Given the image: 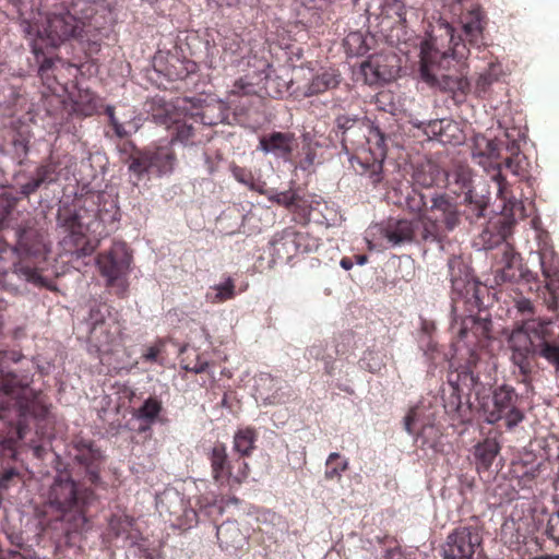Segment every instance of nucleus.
<instances>
[{
    "instance_id": "f257e3e1",
    "label": "nucleus",
    "mask_w": 559,
    "mask_h": 559,
    "mask_svg": "<svg viewBox=\"0 0 559 559\" xmlns=\"http://www.w3.org/2000/svg\"><path fill=\"white\" fill-rule=\"evenodd\" d=\"M469 49L462 37L454 35V28L440 17L431 23L427 38L420 47V73L430 84L442 85L453 93L454 98L465 97L471 84L466 78H452L444 73L452 60L462 61L467 58Z\"/></svg>"
},
{
    "instance_id": "f03ea898",
    "label": "nucleus",
    "mask_w": 559,
    "mask_h": 559,
    "mask_svg": "<svg viewBox=\"0 0 559 559\" xmlns=\"http://www.w3.org/2000/svg\"><path fill=\"white\" fill-rule=\"evenodd\" d=\"M24 356L16 350H0V419H9L11 414L19 420L16 436H0V444L13 450L19 440L24 438L22 421L27 417L40 418L47 414L40 394L29 388L33 376L16 374L10 371L8 362H20Z\"/></svg>"
},
{
    "instance_id": "7ed1b4c3",
    "label": "nucleus",
    "mask_w": 559,
    "mask_h": 559,
    "mask_svg": "<svg viewBox=\"0 0 559 559\" xmlns=\"http://www.w3.org/2000/svg\"><path fill=\"white\" fill-rule=\"evenodd\" d=\"M97 500L93 488L75 483L69 474L59 475L50 486L48 503L68 524L66 532H81L87 524V509Z\"/></svg>"
},
{
    "instance_id": "20e7f679",
    "label": "nucleus",
    "mask_w": 559,
    "mask_h": 559,
    "mask_svg": "<svg viewBox=\"0 0 559 559\" xmlns=\"http://www.w3.org/2000/svg\"><path fill=\"white\" fill-rule=\"evenodd\" d=\"M496 374V364L490 360L478 359L474 362L473 369L463 368L449 380L450 395L445 401V409L449 414L456 415L461 420H465L471 412L468 404H463L462 395L469 396L475 394L476 400L488 396Z\"/></svg>"
},
{
    "instance_id": "39448f33",
    "label": "nucleus",
    "mask_w": 559,
    "mask_h": 559,
    "mask_svg": "<svg viewBox=\"0 0 559 559\" xmlns=\"http://www.w3.org/2000/svg\"><path fill=\"white\" fill-rule=\"evenodd\" d=\"M428 213L421 221L419 240L441 243L457 228L462 221V211L456 198L445 192L430 193Z\"/></svg>"
},
{
    "instance_id": "423d86ee",
    "label": "nucleus",
    "mask_w": 559,
    "mask_h": 559,
    "mask_svg": "<svg viewBox=\"0 0 559 559\" xmlns=\"http://www.w3.org/2000/svg\"><path fill=\"white\" fill-rule=\"evenodd\" d=\"M87 322L90 324L88 344L98 354H109L122 341V324L109 306L103 304L90 310Z\"/></svg>"
},
{
    "instance_id": "0eeeda50",
    "label": "nucleus",
    "mask_w": 559,
    "mask_h": 559,
    "mask_svg": "<svg viewBox=\"0 0 559 559\" xmlns=\"http://www.w3.org/2000/svg\"><path fill=\"white\" fill-rule=\"evenodd\" d=\"M176 163L177 156L171 142L166 141L144 150H135L129 157V170L138 179L144 175L163 177L174 171Z\"/></svg>"
},
{
    "instance_id": "6e6552de",
    "label": "nucleus",
    "mask_w": 559,
    "mask_h": 559,
    "mask_svg": "<svg viewBox=\"0 0 559 559\" xmlns=\"http://www.w3.org/2000/svg\"><path fill=\"white\" fill-rule=\"evenodd\" d=\"M87 210L83 206L73 204H63L59 207L57 214L58 225L63 229V245L68 251L78 257L90 255L94 247L90 243L85 231L90 228L85 222Z\"/></svg>"
},
{
    "instance_id": "1a4fd4ad",
    "label": "nucleus",
    "mask_w": 559,
    "mask_h": 559,
    "mask_svg": "<svg viewBox=\"0 0 559 559\" xmlns=\"http://www.w3.org/2000/svg\"><path fill=\"white\" fill-rule=\"evenodd\" d=\"M212 478L219 487L235 489L241 486L250 474V467L241 457L230 459L225 443H215L207 452Z\"/></svg>"
},
{
    "instance_id": "9d476101",
    "label": "nucleus",
    "mask_w": 559,
    "mask_h": 559,
    "mask_svg": "<svg viewBox=\"0 0 559 559\" xmlns=\"http://www.w3.org/2000/svg\"><path fill=\"white\" fill-rule=\"evenodd\" d=\"M68 454L73 463L82 469L84 481L94 488H107L100 477L105 455L94 440L74 436L68 445Z\"/></svg>"
},
{
    "instance_id": "9b49d317",
    "label": "nucleus",
    "mask_w": 559,
    "mask_h": 559,
    "mask_svg": "<svg viewBox=\"0 0 559 559\" xmlns=\"http://www.w3.org/2000/svg\"><path fill=\"white\" fill-rule=\"evenodd\" d=\"M271 255L274 261L289 262L298 254L311 253L318 250L319 239L308 233L287 227L276 233L271 242Z\"/></svg>"
},
{
    "instance_id": "f8f14e48",
    "label": "nucleus",
    "mask_w": 559,
    "mask_h": 559,
    "mask_svg": "<svg viewBox=\"0 0 559 559\" xmlns=\"http://www.w3.org/2000/svg\"><path fill=\"white\" fill-rule=\"evenodd\" d=\"M132 257L123 242L114 246L97 257V265L102 276L106 277L107 286L118 287L123 294L127 289L126 277L129 273Z\"/></svg>"
},
{
    "instance_id": "ddd939ff",
    "label": "nucleus",
    "mask_w": 559,
    "mask_h": 559,
    "mask_svg": "<svg viewBox=\"0 0 559 559\" xmlns=\"http://www.w3.org/2000/svg\"><path fill=\"white\" fill-rule=\"evenodd\" d=\"M43 32L52 46H58L70 38H76L83 32L82 23L78 16L71 14L66 2L55 3L46 13V24Z\"/></svg>"
},
{
    "instance_id": "4468645a",
    "label": "nucleus",
    "mask_w": 559,
    "mask_h": 559,
    "mask_svg": "<svg viewBox=\"0 0 559 559\" xmlns=\"http://www.w3.org/2000/svg\"><path fill=\"white\" fill-rule=\"evenodd\" d=\"M492 404L493 407L487 415V420L490 424L504 419L507 427L512 428L524 419V414L520 409V395L509 384L499 385L493 390Z\"/></svg>"
},
{
    "instance_id": "2eb2a0df",
    "label": "nucleus",
    "mask_w": 559,
    "mask_h": 559,
    "mask_svg": "<svg viewBox=\"0 0 559 559\" xmlns=\"http://www.w3.org/2000/svg\"><path fill=\"white\" fill-rule=\"evenodd\" d=\"M60 177L59 163L51 156L37 165L32 173H20L15 176L17 192L28 199L40 189H47Z\"/></svg>"
},
{
    "instance_id": "dca6fc26",
    "label": "nucleus",
    "mask_w": 559,
    "mask_h": 559,
    "mask_svg": "<svg viewBox=\"0 0 559 559\" xmlns=\"http://www.w3.org/2000/svg\"><path fill=\"white\" fill-rule=\"evenodd\" d=\"M526 330L538 341L535 347L536 355L559 371V322L533 321L526 324Z\"/></svg>"
},
{
    "instance_id": "f3484780",
    "label": "nucleus",
    "mask_w": 559,
    "mask_h": 559,
    "mask_svg": "<svg viewBox=\"0 0 559 559\" xmlns=\"http://www.w3.org/2000/svg\"><path fill=\"white\" fill-rule=\"evenodd\" d=\"M444 12L454 16H460L462 28L468 44L479 47L484 39V29L487 24L486 13L479 8L474 7L463 13L461 0H442Z\"/></svg>"
},
{
    "instance_id": "a211bd4d",
    "label": "nucleus",
    "mask_w": 559,
    "mask_h": 559,
    "mask_svg": "<svg viewBox=\"0 0 559 559\" xmlns=\"http://www.w3.org/2000/svg\"><path fill=\"white\" fill-rule=\"evenodd\" d=\"M483 537L477 525H461L447 537L443 554L452 559H474Z\"/></svg>"
},
{
    "instance_id": "6ab92c4d",
    "label": "nucleus",
    "mask_w": 559,
    "mask_h": 559,
    "mask_svg": "<svg viewBox=\"0 0 559 559\" xmlns=\"http://www.w3.org/2000/svg\"><path fill=\"white\" fill-rule=\"evenodd\" d=\"M474 158H479L478 164L485 168L487 166H493L497 169V174L493 175V179L498 183V191L501 198L507 199V180L501 175V164L498 163L500 158L499 144L495 140H489L484 135H476L474 138V145L472 151Z\"/></svg>"
},
{
    "instance_id": "aec40b11",
    "label": "nucleus",
    "mask_w": 559,
    "mask_h": 559,
    "mask_svg": "<svg viewBox=\"0 0 559 559\" xmlns=\"http://www.w3.org/2000/svg\"><path fill=\"white\" fill-rule=\"evenodd\" d=\"M499 252H501V262L503 263V266L495 272V283L497 285L515 283L521 278L526 282L536 280V275L530 270H523L522 264L519 261V255L511 245L506 241H501Z\"/></svg>"
},
{
    "instance_id": "412c9836",
    "label": "nucleus",
    "mask_w": 559,
    "mask_h": 559,
    "mask_svg": "<svg viewBox=\"0 0 559 559\" xmlns=\"http://www.w3.org/2000/svg\"><path fill=\"white\" fill-rule=\"evenodd\" d=\"M538 254L542 272L547 281L543 290L544 301L548 309L555 311L558 308L559 299L557 294V290H559V257L552 249L548 248L543 249Z\"/></svg>"
},
{
    "instance_id": "4be33fe9",
    "label": "nucleus",
    "mask_w": 559,
    "mask_h": 559,
    "mask_svg": "<svg viewBox=\"0 0 559 559\" xmlns=\"http://www.w3.org/2000/svg\"><path fill=\"white\" fill-rule=\"evenodd\" d=\"M509 342L512 352L511 360L519 367L521 374L526 377L532 371V361L536 354V343L533 333L528 330L526 333L521 331L514 332Z\"/></svg>"
},
{
    "instance_id": "5701e85b",
    "label": "nucleus",
    "mask_w": 559,
    "mask_h": 559,
    "mask_svg": "<svg viewBox=\"0 0 559 559\" xmlns=\"http://www.w3.org/2000/svg\"><path fill=\"white\" fill-rule=\"evenodd\" d=\"M448 266L453 293L457 295V298L462 297L468 301L473 298L478 305L476 285L472 281L469 270L464 261L460 257L453 255L449 259Z\"/></svg>"
},
{
    "instance_id": "b1692460",
    "label": "nucleus",
    "mask_w": 559,
    "mask_h": 559,
    "mask_svg": "<svg viewBox=\"0 0 559 559\" xmlns=\"http://www.w3.org/2000/svg\"><path fill=\"white\" fill-rule=\"evenodd\" d=\"M491 330L492 322L489 318L468 316L462 320L457 336L468 345L483 346V343L491 337Z\"/></svg>"
},
{
    "instance_id": "393cba45",
    "label": "nucleus",
    "mask_w": 559,
    "mask_h": 559,
    "mask_svg": "<svg viewBox=\"0 0 559 559\" xmlns=\"http://www.w3.org/2000/svg\"><path fill=\"white\" fill-rule=\"evenodd\" d=\"M378 135V153L364 152L361 155L356 157V165L353 164L355 170L361 176L368 177L372 185L379 183L383 178V159L386 154L385 148L382 145L384 141L383 135Z\"/></svg>"
},
{
    "instance_id": "a878e982",
    "label": "nucleus",
    "mask_w": 559,
    "mask_h": 559,
    "mask_svg": "<svg viewBox=\"0 0 559 559\" xmlns=\"http://www.w3.org/2000/svg\"><path fill=\"white\" fill-rule=\"evenodd\" d=\"M418 226L414 221L391 218L379 230L391 247H397L415 240Z\"/></svg>"
},
{
    "instance_id": "bb28decb",
    "label": "nucleus",
    "mask_w": 559,
    "mask_h": 559,
    "mask_svg": "<svg viewBox=\"0 0 559 559\" xmlns=\"http://www.w3.org/2000/svg\"><path fill=\"white\" fill-rule=\"evenodd\" d=\"M201 127L195 117H187L181 121H175L170 127L171 145L175 142H179L183 145H198L204 142V138L201 134Z\"/></svg>"
},
{
    "instance_id": "cd10ccee",
    "label": "nucleus",
    "mask_w": 559,
    "mask_h": 559,
    "mask_svg": "<svg viewBox=\"0 0 559 559\" xmlns=\"http://www.w3.org/2000/svg\"><path fill=\"white\" fill-rule=\"evenodd\" d=\"M448 174L436 163L427 160L418 164L413 173V183L421 188H432L445 182Z\"/></svg>"
},
{
    "instance_id": "c85d7f7f",
    "label": "nucleus",
    "mask_w": 559,
    "mask_h": 559,
    "mask_svg": "<svg viewBox=\"0 0 559 559\" xmlns=\"http://www.w3.org/2000/svg\"><path fill=\"white\" fill-rule=\"evenodd\" d=\"M380 17L382 28H405L407 25L405 3L402 0H382Z\"/></svg>"
},
{
    "instance_id": "c756f323",
    "label": "nucleus",
    "mask_w": 559,
    "mask_h": 559,
    "mask_svg": "<svg viewBox=\"0 0 559 559\" xmlns=\"http://www.w3.org/2000/svg\"><path fill=\"white\" fill-rule=\"evenodd\" d=\"M216 537L224 550H237L243 546L246 540L236 521H226L217 526Z\"/></svg>"
},
{
    "instance_id": "7c9ffc66",
    "label": "nucleus",
    "mask_w": 559,
    "mask_h": 559,
    "mask_svg": "<svg viewBox=\"0 0 559 559\" xmlns=\"http://www.w3.org/2000/svg\"><path fill=\"white\" fill-rule=\"evenodd\" d=\"M294 134L273 132L260 139V148L265 153L273 152L277 156L287 158L293 153Z\"/></svg>"
},
{
    "instance_id": "2f4dec72",
    "label": "nucleus",
    "mask_w": 559,
    "mask_h": 559,
    "mask_svg": "<svg viewBox=\"0 0 559 559\" xmlns=\"http://www.w3.org/2000/svg\"><path fill=\"white\" fill-rule=\"evenodd\" d=\"M103 100L90 90H79L73 100V112L80 117H92L99 112Z\"/></svg>"
},
{
    "instance_id": "473e14b6",
    "label": "nucleus",
    "mask_w": 559,
    "mask_h": 559,
    "mask_svg": "<svg viewBox=\"0 0 559 559\" xmlns=\"http://www.w3.org/2000/svg\"><path fill=\"white\" fill-rule=\"evenodd\" d=\"M17 201L19 198L15 197L12 192H0V230L3 228L12 227V229L16 231V228L21 226L25 219L33 218V216L29 213H27L26 216L21 221V223L12 224L13 214ZM34 219L38 223V221L35 217Z\"/></svg>"
},
{
    "instance_id": "72a5a7b5",
    "label": "nucleus",
    "mask_w": 559,
    "mask_h": 559,
    "mask_svg": "<svg viewBox=\"0 0 559 559\" xmlns=\"http://www.w3.org/2000/svg\"><path fill=\"white\" fill-rule=\"evenodd\" d=\"M341 83V73L338 70L330 68L323 70L312 78L307 87V95L322 94L329 90L336 88Z\"/></svg>"
},
{
    "instance_id": "f704fd0d",
    "label": "nucleus",
    "mask_w": 559,
    "mask_h": 559,
    "mask_svg": "<svg viewBox=\"0 0 559 559\" xmlns=\"http://www.w3.org/2000/svg\"><path fill=\"white\" fill-rule=\"evenodd\" d=\"M257 440L258 431L255 428H239L234 435L233 450L238 454V457L246 460L254 451Z\"/></svg>"
},
{
    "instance_id": "c9c22d12",
    "label": "nucleus",
    "mask_w": 559,
    "mask_h": 559,
    "mask_svg": "<svg viewBox=\"0 0 559 559\" xmlns=\"http://www.w3.org/2000/svg\"><path fill=\"white\" fill-rule=\"evenodd\" d=\"M465 210L462 212V216L469 223H476L480 218L486 217V211L489 205V199L485 195H475L473 190H468L464 197Z\"/></svg>"
},
{
    "instance_id": "e433bc0d",
    "label": "nucleus",
    "mask_w": 559,
    "mask_h": 559,
    "mask_svg": "<svg viewBox=\"0 0 559 559\" xmlns=\"http://www.w3.org/2000/svg\"><path fill=\"white\" fill-rule=\"evenodd\" d=\"M430 194H425L421 191L413 188L405 198V209L411 214L419 215V219L416 222L421 226L424 215L428 213Z\"/></svg>"
},
{
    "instance_id": "4c0bfd02",
    "label": "nucleus",
    "mask_w": 559,
    "mask_h": 559,
    "mask_svg": "<svg viewBox=\"0 0 559 559\" xmlns=\"http://www.w3.org/2000/svg\"><path fill=\"white\" fill-rule=\"evenodd\" d=\"M499 453V445L497 442L486 440L479 443L475 449V457L477 461V468L487 471L493 463Z\"/></svg>"
},
{
    "instance_id": "58836bf2",
    "label": "nucleus",
    "mask_w": 559,
    "mask_h": 559,
    "mask_svg": "<svg viewBox=\"0 0 559 559\" xmlns=\"http://www.w3.org/2000/svg\"><path fill=\"white\" fill-rule=\"evenodd\" d=\"M349 467L348 460L343 457L337 452H332L328 456L325 461V472L324 477L328 480H337L342 479V474L346 472Z\"/></svg>"
},
{
    "instance_id": "ea45409f",
    "label": "nucleus",
    "mask_w": 559,
    "mask_h": 559,
    "mask_svg": "<svg viewBox=\"0 0 559 559\" xmlns=\"http://www.w3.org/2000/svg\"><path fill=\"white\" fill-rule=\"evenodd\" d=\"M380 57H371L361 64L365 81L372 85L388 80V72L380 63Z\"/></svg>"
},
{
    "instance_id": "a19ab883",
    "label": "nucleus",
    "mask_w": 559,
    "mask_h": 559,
    "mask_svg": "<svg viewBox=\"0 0 559 559\" xmlns=\"http://www.w3.org/2000/svg\"><path fill=\"white\" fill-rule=\"evenodd\" d=\"M181 367L187 371L202 373L207 371L210 361L204 357L203 354H200L197 349L193 348L191 350L183 352Z\"/></svg>"
},
{
    "instance_id": "79ce46f5",
    "label": "nucleus",
    "mask_w": 559,
    "mask_h": 559,
    "mask_svg": "<svg viewBox=\"0 0 559 559\" xmlns=\"http://www.w3.org/2000/svg\"><path fill=\"white\" fill-rule=\"evenodd\" d=\"M163 409L162 402L157 397H148L139 407L134 416L145 421L148 426L154 424Z\"/></svg>"
},
{
    "instance_id": "37998d69",
    "label": "nucleus",
    "mask_w": 559,
    "mask_h": 559,
    "mask_svg": "<svg viewBox=\"0 0 559 559\" xmlns=\"http://www.w3.org/2000/svg\"><path fill=\"white\" fill-rule=\"evenodd\" d=\"M343 45L348 56H364L369 50L365 35L358 31L348 33Z\"/></svg>"
},
{
    "instance_id": "c03bdc74",
    "label": "nucleus",
    "mask_w": 559,
    "mask_h": 559,
    "mask_svg": "<svg viewBox=\"0 0 559 559\" xmlns=\"http://www.w3.org/2000/svg\"><path fill=\"white\" fill-rule=\"evenodd\" d=\"M502 74V64L500 62H490L488 68L479 74L476 81V90L478 92H486L493 82H497L500 79Z\"/></svg>"
},
{
    "instance_id": "a18cd8bd",
    "label": "nucleus",
    "mask_w": 559,
    "mask_h": 559,
    "mask_svg": "<svg viewBox=\"0 0 559 559\" xmlns=\"http://www.w3.org/2000/svg\"><path fill=\"white\" fill-rule=\"evenodd\" d=\"M453 179V183L459 187L457 190H454V193L460 194L463 193L465 195L468 190L472 189V179L473 173L472 169L466 165H457L451 175H449Z\"/></svg>"
},
{
    "instance_id": "49530a36",
    "label": "nucleus",
    "mask_w": 559,
    "mask_h": 559,
    "mask_svg": "<svg viewBox=\"0 0 559 559\" xmlns=\"http://www.w3.org/2000/svg\"><path fill=\"white\" fill-rule=\"evenodd\" d=\"M235 282L231 277H227L226 281L222 284L213 286L211 289L214 293H207L206 298L213 304L224 302L226 300L233 299L236 295L235 293Z\"/></svg>"
},
{
    "instance_id": "de8ad7c7",
    "label": "nucleus",
    "mask_w": 559,
    "mask_h": 559,
    "mask_svg": "<svg viewBox=\"0 0 559 559\" xmlns=\"http://www.w3.org/2000/svg\"><path fill=\"white\" fill-rule=\"evenodd\" d=\"M71 10V14L78 16V20L82 23V27L85 25V21L93 17L95 8L91 0H61Z\"/></svg>"
},
{
    "instance_id": "09e8293b",
    "label": "nucleus",
    "mask_w": 559,
    "mask_h": 559,
    "mask_svg": "<svg viewBox=\"0 0 559 559\" xmlns=\"http://www.w3.org/2000/svg\"><path fill=\"white\" fill-rule=\"evenodd\" d=\"M222 106L219 104L216 105H205L201 108L200 111L192 115L199 121L201 129L204 126H216L223 121V116L221 112Z\"/></svg>"
},
{
    "instance_id": "8fccbe9b",
    "label": "nucleus",
    "mask_w": 559,
    "mask_h": 559,
    "mask_svg": "<svg viewBox=\"0 0 559 559\" xmlns=\"http://www.w3.org/2000/svg\"><path fill=\"white\" fill-rule=\"evenodd\" d=\"M312 210H313L312 201H309L298 194L297 200L295 201L294 207L290 213L294 215V219L298 224L306 225L311 219Z\"/></svg>"
},
{
    "instance_id": "3c124183",
    "label": "nucleus",
    "mask_w": 559,
    "mask_h": 559,
    "mask_svg": "<svg viewBox=\"0 0 559 559\" xmlns=\"http://www.w3.org/2000/svg\"><path fill=\"white\" fill-rule=\"evenodd\" d=\"M63 66V61L59 58H45L38 69V74L43 82L47 84L49 87L52 82L57 81L56 71L58 70V66Z\"/></svg>"
},
{
    "instance_id": "603ef678",
    "label": "nucleus",
    "mask_w": 559,
    "mask_h": 559,
    "mask_svg": "<svg viewBox=\"0 0 559 559\" xmlns=\"http://www.w3.org/2000/svg\"><path fill=\"white\" fill-rule=\"evenodd\" d=\"M257 95V86L248 80V78H240L235 81L231 90L229 91V100L234 103L233 97H247L251 98Z\"/></svg>"
},
{
    "instance_id": "864d4df0",
    "label": "nucleus",
    "mask_w": 559,
    "mask_h": 559,
    "mask_svg": "<svg viewBox=\"0 0 559 559\" xmlns=\"http://www.w3.org/2000/svg\"><path fill=\"white\" fill-rule=\"evenodd\" d=\"M503 165L514 176H518L521 179L525 178L527 175V171L525 168V166L527 165L526 158L524 156L520 155L519 152H513L511 154V156L507 157Z\"/></svg>"
},
{
    "instance_id": "5fc2aeb1",
    "label": "nucleus",
    "mask_w": 559,
    "mask_h": 559,
    "mask_svg": "<svg viewBox=\"0 0 559 559\" xmlns=\"http://www.w3.org/2000/svg\"><path fill=\"white\" fill-rule=\"evenodd\" d=\"M359 365L362 369L371 372L379 371L384 367V362L373 349H367L364 353V356L359 360Z\"/></svg>"
},
{
    "instance_id": "6e6d98bb",
    "label": "nucleus",
    "mask_w": 559,
    "mask_h": 559,
    "mask_svg": "<svg viewBox=\"0 0 559 559\" xmlns=\"http://www.w3.org/2000/svg\"><path fill=\"white\" fill-rule=\"evenodd\" d=\"M230 171L238 182L247 186L250 190H258L254 183V176L251 169L238 166L236 164H231Z\"/></svg>"
},
{
    "instance_id": "4d7b16f0",
    "label": "nucleus",
    "mask_w": 559,
    "mask_h": 559,
    "mask_svg": "<svg viewBox=\"0 0 559 559\" xmlns=\"http://www.w3.org/2000/svg\"><path fill=\"white\" fill-rule=\"evenodd\" d=\"M297 197L298 193L293 190L274 192L267 195L271 202L286 207L289 212H292L295 201L297 200Z\"/></svg>"
},
{
    "instance_id": "13d9d810",
    "label": "nucleus",
    "mask_w": 559,
    "mask_h": 559,
    "mask_svg": "<svg viewBox=\"0 0 559 559\" xmlns=\"http://www.w3.org/2000/svg\"><path fill=\"white\" fill-rule=\"evenodd\" d=\"M544 535L559 545V508L548 515Z\"/></svg>"
},
{
    "instance_id": "bf43d9fd",
    "label": "nucleus",
    "mask_w": 559,
    "mask_h": 559,
    "mask_svg": "<svg viewBox=\"0 0 559 559\" xmlns=\"http://www.w3.org/2000/svg\"><path fill=\"white\" fill-rule=\"evenodd\" d=\"M13 151L20 163L27 157L29 152V136L22 133H16L12 140Z\"/></svg>"
},
{
    "instance_id": "052dcab7",
    "label": "nucleus",
    "mask_w": 559,
    "mask_h": 559,
    "mask_svg": "<svg viewBox=\"0 0 559 559\" xmlns=\"http://www.w3.org/2000/svg\"><path fill=\"white\" fill-rule=\"evenodd\" d=\"M421 348L424 350L425 356L432 362L436 364V360L440 356V350L438 344L432 340V337L421 340Z\"/></svg>"
},
{
    "instance_id": "680f3d73",
    "label": "nucleus",
    "mask_w": 559,
    "mask_h": 559,
    "mask_svg": "<svg viewBox=\"0 0 559 559\" xmlns=\"http://www.w3.org/2000/svg\"><path fill=\"white\" fill-rule=\"evenodd\" d=\"M20 478V474L15 468L4 469L0 475V489L8 490L14 486Z\"/></svg>"
},
{
    "instance_id": "e2e57ef3",
    "label": "nucleus",
    "mask_w": 559,
    "mask_h": 559,
    "mask_svg": "<svg viewBox=\"0 0 559 559\" xmlns=\"http://www.w3.org/2000/svg\"><path fill=\"white\" fill-rule=\"evenodd\" d=\"M164 343L162 341L146 348L143 353L142 358L148 362H157L158 357L163 350Z\"/></svg>"
},
{
    "instance_id": "0e129e2a",
    "label": "nucleus",
    "mask_w": 559,
    "mask_h": 559,
    "mask_svg": "<svg viewBox=\"0 0 559 559\" xmlns=\"http://www.w3.org/2000/svg\"><path fill=\"white\" fill-rule=\"evenodd\" d=\"M426 436H440V432L436 426L427 425V426H424L421 431L418 433L417 440L421 441V447L428 445L429 448H433L435 447L433 443H428L426 441Z\"/></svg>"
},
{
    "instance_id": "69168bd1",
    "label": "nucleus",
    "mask_w": 559,
    "mask_h": 559,
    "mask_svg": "<svg viewBox=\"0 0 559 559\" xmlns=\"http://www.w3.org/2000/svg\"><path fill=\"white\" fill-rule=\"evenodd\" d=\"M420 331L425 334L426 338L432 337V333L436 331V324L433 321L421 319Z\"/></svg>"
},
{
    "instance_id": "338daca9",
    "label": "nucleus",
    "mask_w": 559,
    "mask_h": 559,
    "mask_svg": "<svg viewBox=\"0 0 559 559\" xmlns=\"http://www.w3.org/2000/svg\"><path fill=\"white\" fill-rule=\"evenodd\" d=\"M518 309L522 313H525V312L533 313V305H532L531 300H528L526 298H522L521 300L518 301Z\"/></svg>"
},
{
    "instance_id": "774afa93",
    "label": "nucleus",
    "mask_w": 559,
    "mask_h": 559,
    "mask_svg": "<svg viewBox=\"0 0 559 559\" xmlns=\"http://www.w3.org/2000/svg\"><path fill=\"white\" fill-rule=\"evenodd\" d=\"M442 124L443 120H436L428 124L430 132L435 135H442Z\"/></svg>"
}]
</instances>
